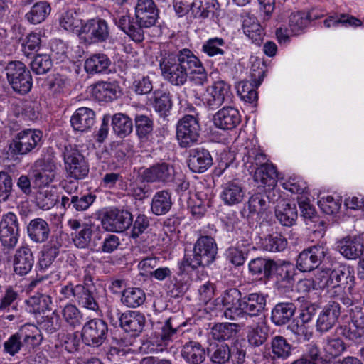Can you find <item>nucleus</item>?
Listing matches in <instances>:
<instances>
[{
	"instance_id": "35",
	"label": "nucleus",
	"mask_w": 364,
	"mask_h": 364,
	"mask_svg": "<svg viewBox=\"0 0 364 364\" xmlns=\"http://www.w3.org/2000/svg\"><path fill=\"white\" fill-rule=\"evenodd\" d=\"M277 171L272 164L257 167L255 171L254 180L262 186H274L277 183Z\"/></svg>"
},
{
	"instance_id": "14",
	"label": "nucleus",
	"mask_w": 364,
	"mask_h": 364,
	"mask_svg": "<svg viewBox=\"0 0 364 364\" xmlns=\"http://www.w3.org/2000/svg\"><path fill=\"white\" fill-rule=\"evenodd\" d=\"M341 315L338 301H329L319 313L316 328L320 333H326L336 326Z\"/></svg>"
},
{
	"instance_id": "39",
	"label": "nucleus",
	"mask_w": 364,
	"mask_h": 364,
	"mask_svg": "<svg viewBox=\"0 0 364 364\" xmlns=\"http://www.w3.org/2000/svg\"><path fill=\"white\" fill-rule=\"evenodd\" d=\"M171 205V194L167 191H160L154 196L151 209L154 214L161 215L167 213Z\"/></svg>"
},
{
	"instance_id": "61",
	"label": "nucleus",
	"mask_w": 364,
	"mask_h": 364,
	"mask_svg": "<svg viewBox=\"0 0 364 364\" xmlns=\"http://www.w3.org/2000/svg\"><path fill=\"white\" fill-rule=\"evenodd\" d=\"M272 349L277 358H286L291 354V347L284 337L277 336L272 341Z\"/></svg>"
},
{
	"instance_id": "52",
	"label": "nucleus",
	"mask_w": 364,
	"mask_h": 364,
	"mask_svg": "<svg viewBox=\"0 0 364 364\" xmlns=\"http://www.w3.org/2000/svg\"><path fill=\"white\" fill-rule=\"evenodd\" d=\"M13 113L16 117H22L29 120L35 121L38 117L37 106L34 102H26L21 105H13Z\"/></svg>"
},
{
	"instance_id": "46",
	"label": "nucleus",
	"mask_w": 364,
	"mask_h": 364,
	"mask_svg": "<svg viewBox=\"0 0 364 364\" xmlns=\"http://www.w3.org/2000/svg\"><path fill=\"white\" fill-rule=\"evenodd\" d=\"M276 262L264 258H256L252 259L249 263V269L252 274L262 275L264 277H269L274 272V267Z\"/></svg>"
},
{
	"instance_id": "47",
	"label": "nucleus",
	"mask_w": 364,
	"mask_h": 364,
	"mask_svg": "<svg viewBox=\"0 0 364 364\" xmlns=\"http://www.w3.org/2000/svg\"><path fill=\"white\" fill-rule=\"evenodd\" d=\"M146 295L140 288L130 287L122 292L121 301L128 307L136 308L144 304Z\"/></svg>"
},
{
	"instance_id": "37",
	"label": "nucleus",
	"mask_w": 364,
	"mask_h": 364,
	"mask_svg": "<svg viewBox=\"0 0 364 364\" xmlns=\"http://www.w3.org/2000/svg\"><path fill=\"white\" fill-rule=\"evenodd\" d=\"M275 215L282 225L288 227L294 224L298 215L296 205L285 202H281L277 205Z\"/></svg>"
},
{
	"instance_id": "2",
	"label": "nucleus",
	"mask_w": 364,
	"mask_h": 364,
	"mask_svg": "<svg viewBox=\"0 0 364 364\" xmlns=\"http://www.w3.org/2000/svg\"><path fill=\"white\" fill-rule=\"evenodd\" d=\"M41 341V331L37 326L26 324L4 343V350L12 356L19 352L26 354L40 345Z\"/></svg>"
},
{
	"instance_id": "64",
	"label": "nucleus",
	"mask_w": 364,
	"mask_h": 364,
	"mask_svg": "<svg viewBox=\"0 0 364 364\" xmlns=\"http://www.w3.org/2000/svg\"><path fill=\"white\" fill-rule=\"evenodd\" d=\"M323 349L330 357L335 358L340 355L346 350V346L341 338L328 337L323 346Z\"/></svg>"
},
{
	"instance_id": "59",
	"label": "nucleus",
	"mask_w": 364,
	"mask_h": 364,
	"mask_svg": "<svg viewBox=\"0 0 364 364\" xmlns=\"http://www.w3.org/2000/svg\"><path fill=\"white\" fill-rule=\"evenodd\" d=\"M264 250L277 252L283 251L287 245V241L284 237L281 235H268L263 242Z\"/></svg>"
},
{
	"instance_id": "18",
	"label": "nucleus",
	"mask_w": 364,
	"mask_h": 364,
	"mask_svg": "<svg viewBox=\"0 0 364 364\" xmlns=\"http://www.w3.org/2000/svg\"><path fill=\"white\" fill-rule=\"evenodd\" d=\"M34 264V256L28 245L18 247L14 256L13 267L14 272L19 276L28 274Z\"/></svg>"
},
{
	"instance_id": "32",
	"label": "nucleus",
	"mask_w": 364,
	"mask_h": 364,
	"mask_svg": "<svg viewBox=\"0 0 364 364\" xmlns=\"http://www.w3.org/2000/svg\"><path fill=\"white\" fill-rule=\"evenodd\" d=\"M205 355L204 348L197 341H188L183 346L181 356L188 364H201Z\"/></svg>"
},
{
	"instance_id": "19",
	"label": "nucleus",
	"mask_w": 364,
	"mask_h": 364,
	"mask_svg": "<svg viewBox=\"0 0 364 364\" xmlns=\"http://www.w3.org/2000/svg\"><path fill=\"white\" fill-rule=\"evenodd\" d=\"M241 122L239 111L232 107H224L218 110L213 117L215 127L221 129H232Z\"/></svg>"
},
{
	"instance_id": "49",
	"label": "nucleus",
	"mask_w": 364,
	"mask_h": 364,
	"mask_svg": "<svg viewBox=\"0 0 364 364\" xmlns=\"http://www.w3.org/2000/svg\"><path fill=\"white\" fill-rule=\"evenodd\" d=\"M154 110L160 116L164 117L170 111L172 107V102L169 93L161 90H156L154 92Z\"/></svg>"
},
{
	"instance_id": "34",
	"label": "nucleus",
	"mask_w": 364,
	"mask_h": 364,
	"mask_svg": "<svg viewBox=\"0 0 364 364\" xmlns=\"http://www.w3.org/2000/svg\"><path fill=\"white\" fill-rule=\"evenodd\" d=\"M296 309L291 302L278 303L272 310L271 320L277 326L284 325L291 319Z\"/></svg>"
},
{
	"instance_id": "63",
	"label": "nucleus",
	"mask_w": 364,
	"mask_h": 364,
	"mask_svg": "<svg viewBox=\"0 0 364 364\" xmlns=\"http://www.w3.org/2000/svg\"><path fill=\"white\" fill-rule=\"evenodd\" d=\"M13 191L11 176L5 171H0V203L9 200Z\"/></svg>"
},
{
	"instance_id": "25",
	"label": "nucleus",
	"mask_w": 364,
	"mask_h": 364,
	"mask_svg": "<svg viewBox=\"0 0 364 364\" xmlns=\"http://www.w3.org/2000/svg\"><path fill=\"white\" fill-rule=\"evenodd\" d=\"M188 167L195 173H203L213 164L210 152L203 148H196L190 151Z\"/></svg>"
},
{
	"instance_id": "20",
	"label": "nucleus",
	"mask_w": 364,
	"mask_h": 364,
	"mask_svg": "<svg viewBox=\"0 0 364 364\" xmlns=\"http://www.w3.org/2000/svg\"><path fill=\"white\" fill-rule=\"evenodd\" d=\"M159 13L153 0H138L135 7V18L145 26L156 23Z\"/></svg>"
},
{
	"instance_id": "16",
	"label": "nucleus",
	"mask_w": 364,
	"mask_h": 364,
	"mask_svg": "<svg viewBox=\"0 0 364 364\" xmlns=\"http://www.w3.org/2000/svg\"><path fill=\"white\" fill-rule=\"evenodd\" d=\"M174 173V168L171 164L163 162L156 164L146 168L141 176L143 180L148 183L161 182L166 183L173 181Z\"/></svg>"
},
{
	"instance_id": "7",
	"label": "nucleus",
	"mask_w": 364,
	"mask_h": 364,
	"mask_svg": "<svg viewBox=\"0 0 364 364\" xmlns=\"http://www.w3.org/2000/svg\"><path fill=\"white\" fill-rule=\"evenodd\" d=\"M108 326L100 318H92L87 321L81 332L83 343L90 347L98 348L107 340Z\"/></svg>"
},
{
	"instance_id": "11",
	"label": "nucleus",
	"mask_w": 364,
	"mask_h": 364,
	"mask_svg": "<svg viewBox=\"0 0 364 364\" xmlns=\"http://www.w3.org/2000/svg\"><path fill=\"white\" fill-rule=\"evenodd\" d=\"M132 222V215L129 211L114 208L104 214L102 225L107 231L122 232L131 226Z\"/></svg>"
},
{
	"instance_id": "6",
	"label": "nucleus",
	"mask_w": 364,
	"mask_h": 364,
	"mask_svg": "<svg viewBox=\"0 0 364 364\" xmlns=\"http://www.w3.org/2000/svg\"><path fill=\"white\" fill-rule=\"evenodd\" d=\"M6 78L14 92L27 94L32 87L33 80L30 71L21 61H11L5 67Z\"/></svg>"
},
{
	"instance_id": "23",
	"label": "nucleus",
	"mask_w": 364,
	"mask_h": 364,
	"mask_svg": "<svg viewBox=\"0 0 364 364\" xmlns=\"http://www.w3.org/2000/svg\"><path fill=\"white\" fill-rule=\"evenodd\" d=\"M68 224L75 231L71 233L72 240L75 245L78 248H85L91 241L92 228L87 223H81L76 219H70Z\"/></svg>"
},
{
	"instance_id": "50",
	"label": "nucleus",
	"mask_w": 364,
	"mask_h": 364,
	"mask_svg": "<svg viewBox=\"0 0 364 364\" xmlns=\"http://www.w3.org/2000/svg\"><path fill=\"white\" fill-rule=\"evenodd\" d=\"M268 328L264 324L252 326L247 331V341L252 347L262 346L267 339Z\"/></svg>"
},
{
	"instance_id": "36",
	"label": "nucleus",
	"mask_w": 364,
	"mask_h": 364,
	"mask_svg": "<svg viewBox=\"0 0 364 364\" xmlns=\"http://www.w3.org/2000/svg\"><path fill=\"white\" fill-rule=\"evenodd\" d=\"M218 6L217 0H193L190 4V12L194 18L204 19L213 14Z\"/></svg>"
},
{
	"instance_id": "62",
	"label": "nucleus",
	"mask_w": 364,
	"mask_h": 364,
	"mask_svg": "<svg viewBox=\"0 0 364 364\" xmlns=\"http://www.w3.org/2000/svg\"><path fill=\"white\" fill-rule=\"evenodd\" d=\"M135 127L139 137L146 136L152 132L154 127L153 120L146 115L137 114L135 117Z\"/></svg>"
},
{
	"instance_id": "8",
	"label": "nucleus",
	"mask_w": 364,
	"mask_h": 364,
	"mask_svg": "<svg viewBox=\"0 0 364 364\" xmlns=\"http://www.w3.org/2000/svg\"><path fill=\"white\" fill-rule=\"evenodd\" d=\"M200 127L197 117L187 114L177 124L176 136L181 147H188L196 143L200 136Z\"/></svg>"
},
{
	"instance_id": "1",
	"label": "nucleus",
	"mask_w": 364,
	"mask_h": 364,
	"mask_svg": "<svg viewBox=\"0 0 364 364\" xmlns=\"http://www.w3.org/2000/svg\"><path fill=\"white\" fill-rule=\"evenodd\" d=\"M158 61L161 76L172 85H185L188 75L198 85H203L208 80L202 63L189 49H182L178 53L161 51Z\"/></svg>"
},
{
	"instance_id": "4",
	"label": "nucleus",
	"mask_w": 364,
	"mask_h": 364,
	"mask_svg": "<svg viewBox=\"0 0 364 364\" xmlns=\"http://www.w3.org/2000/svg\"><path fill=\"white\" fill-rule=\"evenodd\" d=\"M43 145V132L27 128L17 132L11 138L9 151L13 156H24L38 151Z\"/></svg>"
},
{
	"instance_id": "45",
	"label": "nucleus",
	"mask_w": 364,
	"mask_h": 364,
	"mask_svg": "<svg viewBox=\"0 0 364 364\" xmlns=\"http://www.w3.org/2000/svg\"><path fill=\"white\" fill-rule=\"evenodd\" d=\"M238 331V325L232 323H217L211 328V336L214 340L223 341L235 336Z\"/></svg>"
},
{
	"instance_id": "48",
	"label": "nucleus",
	"mask_w": 364,
	"mask_h": 364,
	"mask_svg": "<svg viewBox=\"0 0 364 364\" xmlns=\"http://www.w3.org/2000/svg\"><path fill=\"white\" fill-rule=\"evenodd\" d=\"M60 245L57 241L50 240L48 244L43 246L42 255L39 259V266L41 269H48L53 264L59 254Z\"/></svg>"
},
{
	"instance_id": "21",
	"label": "nucleus",
	"mask_w": 364,
	"mask_h": 364,
	"mask_svg": "<svg viewBox=\"0 0 364 364\" xmlns=\"http://www.w3.org/2000/svg\"><path fill=\"white\" fill-rule=\"evenodd\" d=\"M266 303V296L262 293H252L243 296L240 318L259 316L264 310Z\"/></svg>"
},
{
	"instance_id": "58",
	"label": "nucleus",
	"mask_w": 364,
	"mask_h": 364,
	"mask_svg": "<svg viewBox=\"0 0 364 364\" xmlns=\"http://www.w3.org/2000/svg\"><path fill=\"white\" fill-rule=\"evenodd\" d=\"M57 201V196L50 191L41 190L37 192L35 203L36 205L44 210L53 208Z\"/></svg>"
},
{
	"instance_id": "55",
	"label": "nucleus",
	"mask_w": 364,
	"mask_h": 364,
	"mask_svg": "<svg viewBox=\"0 0 364 364\" xmlns=\"http://www.w3.org/2000/svg\"><path fill=\"white\" fill-rule=\"evenodd\" d=\"M309 22L308 14L304 12H297L289 16V28L294 35H299L304 31Z\"/></svg>"
},
{
	"instance_id": "51",
	"label": "nucleus",
	"mask_w": 364,
	"mask_h": 364,
	"mask_svg": "<svg viewBox=\"0 0 364 364\" xmlns=\"http://www.w3.org/2000/svg\"><path fill=\"white\" fill-rule=\"evenodd\" d=\"M50 12V5L46 1H40L32 6L26 16L29 22L38 24L43 21Z\"/></svg>"
},
{
	"instance_id": "30",
	"label": "nucleus",
	"mask_w": 364,
	"mask_h": 364,
	"mask_svg": "<svg viewBox=\"0 0 364 364\" xmlns=\"http://www.w3.org/2000/svg\"><path fill=\"white\" fill-rule=\"evenodd\" d=\"M242 29L244 33L256 44H259L264 35V30L257 18L250 14L242 16Z\"/></svg>"
},
{
	"instance_id": "3",
	"label": "nucleus",
	"mask_w": 364,
	"mask_h": 364,
	"mask_svg": "<svg viewBox=\"0 0 364 364\" xmlns=\"http://www.w3.org/2000/svg\"><path fill=\"white\" fill-rule=\"evenodd\" d=\"M217 250V245L213 237L202 236L194 245L193 257L186 255L181 263V268L186 270L188 267L195 269L200 266H209L215 260Z\"/></svg>"
},
{
	"instance_id": "57",
	"label": "nucleus",
	"mask_w": 364,
	"mask_h": 364,
	"mask_svg": "<svg viewBox=\"0 0 364 364\" xmlns=\"http://www.w3.org/2000/svg\"><path fill=\"white\" fill-rule=\"evenodd\" d=\"M248 208L250 213L262 215L268 208L267 197L260 193L252 196L248 201Z\"/></svg>"
},
{
	"instance_id": "29",
	"label": "nucleus",
	"mask_w": 364,
	"mask_h": 364,
	"mask_svg": "<svg viewBox=\"0 0 364 364\" xmlns=\"http://www.w3.org/2000/svg\"><path fill=\"white\" fill-rule=\"evenodd\" d=\"M328 280L325 284L330 287H336L343 284L353 283L355 279L349 266L339 265L333 269H328Z\"/></svg>"
},
{
	"instance_id": "26",
	"label": "nucleus",
	"mask_w": 364,
	"mask_h": 364,
	"mask_svg": "<svg viewBox=\"0 0 364 364\" xmlns=\"http://www.w3.org/2000/svg\"><path fill=\"white\" fill-rule=\"evenodd\" d=\"M83 33L87 35L92 41H105L109 37L108 25L103 19L89 20L84 24Z\"/></svg>"
},
{
	"instance_id": "12",
	"label": "nucleus",
	"mask_w": 364,
	"mask_h": 364,
	"mask_svg": "<svg viewBox=\"0 0 364 364\" xmlns=\"http://www.w3.org/2000/svg\"><path fill=\"white\" fill-rule=\"evenodd\" d=\"M327 249L323 245H314L303 250L299 255L296 268L303 272L316 269L326 257Z\"/></svg>"
},
{
	"instance_id": "44",
	"label": "nucleus",
	"mask_w": 364,
	"mask_h": 364,
	"mask_svg": "<svg viewBox=\"0 0 364 364\" xmlns=\"http://www.w3.org/2000/svg\"><path fill=\"white\" fill-rule=\"evenodd\" d=\"M112 125L114 133L119 137L129 135L133 130L132 119L122 113H117L112 116Z\"/></svg>"
},
{
	"instance_id": "22",
	"label": "nucleus",
	"mask_w": 364,
	"mask_h": 364,
	"mask_svg": "<svg viewBox=\"0 0 364 364\" xmlns=\"http://www.w3.org/2000/svg\"><path fill=\"white\" fill-rule=\"evenodd\" d=\"M26 232L29 239L37 244L46 242L50 235V228L48 222L36 218L30 220L26 227Z\"/></svg>"
},
{
	"instance_id": "56",
	"label": "nucleus",
	"mask_w": 364,
	"mask_h": 364,
	"mask_svg": "<svg viewBox=\"0 0 364 364\" xmlns=\"http://www.w3.org/2000/svg\"><path fill=\"white\" fill-rule=\"evenodd\" d=\"M341 25L343 26H358L361 25L360 20L348 14L331 16L325 19L324 26L326 28L335 27Z\"/></svg>"
},
{
	"instance_id": "28",
	"label": "nucleus",
	"mask_w": 364,
	"mask_h": 364,
	"mask_svg": "<svg viewBox=\"0 0 364 364\" xmlns=\"http://www.w3.org/2000/svg\"><path fill=\"white\" fill-rule=\"evenodd\" d=\"M245 191L237 180L228 181L222 186L220 198L228 205L239 204L243 200Z\"/></svg>"
},
{
	"instance_id": "5",
	"label": "nucleus",
	"mask_w": 364,
	"mask_h": 364,
	"mask_svg": "<svg viewBox=\"0 0 364 364\" xmlns=\"http://www.w3.org/2000/svg\"><path fill=\"white\" fill-rule=\"evenodd\" d=\"M60 293L65 299L77 303L82 308L97 312L100 309L97 301L96 288L93 284L85 285L74 284L69 282L62 286Z\"/></svg>"
},
{
	"instance_id": "27",
	"label": "nucleus",
	"mask_w": 364,
	"mask_h": 364,
	"mask_svg": "<svg viewBox=\"0 0 364 364\" xmlns=\"http://www.w3.org/2000/svg\"><path fill=\"white\" fill-rule=\"evenodd\" d=\"M70 123L74 130L87 132L95 123V113L90 108L80 107L72 115Z\"/></svg>"
},
{
	"instance_id": "60",
	"label": "nucleus",
	"mask_w": 364,
	"mask_h": 364,
	"mask_svg": "<svg viewBox=\"0 0 364 364\" xmlns=\"http://www.w3.org/2000/svg\"><path fill=\"white\" fill-rule=\"evenodd\" d=\"M39 330L42 329L48 333L55 332L60 327V319L59 315L53 311L50 315L42 316L41 319L38 321Z\"/></svg>"
},
{
	"instance_id": "40",
	"label": "nucleus",
	"mask_w": 364,
	"mask_h": 364,
	"mask_svg": "<svg viewBox=\"0 0 364 364\" xmlns=\"http://www.w3.org/2000/svg\"><path fill=\"white\" fill-rule=\"evenodd\" d=\"M111 64L107 55L97 53L91 55L85 62V70L87 73H100L106 71Z\"/></svg>"
},
{
	"instance_id": "41",
	"label": "nucleus",
	"mask_w": 364,
	"mask_h": 364,
	"mask_svg": "<svg viewBox=\"0 0 364 364\" xmlns=\"http://www.w3.org/2000/svg\"><path fill=\"white\" fill-rule=\"evenodd\" d=\"M210 360L215 364H225L231 357V348L226 343L210 344L208 348Z\"/></svg>"
},
{
	"instance_id": "15",
	"label": "nucleus",
	"mask_w": 364,
	"mask_h": 364,
	"mask_svg": "<svg viewBox=\"0 0 364 364\" xmlns=\"http://www.w3.org/2000/svg\"><path fill=\"white\" fill-rule=\"evenodd\" d=\"M243 297L242 293L236 288H231L224 291L222 296L223 305L226 308L225 316L230 320L240 318Z\"/></svg>"
},
{
	"instance_id": "54",
	"label": "nucleus",
	"mask_w": 364,
	"mask_h": 364,
	"mask_svg": "<svg viewBox=\"0 0 364 364\" xmlns=\"http://www.w3.org/2000/svg\"><path fill=\"white\" fill-rule=\"evenodd\" d=\"M30 66L36 75H43L53 67V60L48 54H37L30 63Z\"/></svg>"
},
{
	"instance_id": "53",
	"label": "nucleus",
	"mask_w": 364,
	"mask_h": 364,
	"mask_svg": "<svg viewBox=\"0 0 364 364\" xmlns=\"http://www.w3.org/2000/svg\"><path fill=\"white\" fill-rule=\"evenodd\" d=\"M61 314L64 321L73 328L80 326L83 321L80 311L75 304H66L62 309Z\"/></svg>"
},
{
	"instance_id": "10",
	"label": "nucleus",
	"mask_w": 364,
	"mask_h": 364,
	"mask_svg": "<svg viewBox=\"0 0 364 364\" xmlns=\"http://www.w3.org/2000/svg\"><path fill=\"white\" fill-rule=\"evenodd\" d=\"M230 86L223 80L215 82L201 95V102L210 109H216L224 102L230 101Z\"/></svg>"
},
{
	"instance_id": "9",
	"label": "nucleus",
	"mask_w": 364,
	"mask_h": 364,
	"mask_svg": "<svg viewBox=\"0 0 364 364\" xmlns=\"http://www.w3.org/2000/svg\"><path fill=\"white\" fill-rule=\"evenodd\" d=\"M67 172L76 180L85 178L89 173V166L83 155L75 147L65 146L63 152Z\"/></svg>"
},
{
	"instance_id": "31",
	"label": "nucleus",
	"mask_w": 364,
	"mask_h": 364,
	"mask_svg": "<svg viewBox=\"0 0 364 364\" xmlns=\"http://www.w3.org/2000/svg\"><path fill=\"white\" fill-rule=\"evenodd\" d=\"M179 326L180 325L175 322L174 318L171 317L165 321L154 341L159 348L157 349L158 351H163L164 348L169 344Z\"/></svg>"
},
{
	"instance_id": "38",
	"label": "nucleus",
	"mask_w": 364,
	"mask_h": 364,
	"mask_svg": "<svg viewBox=\"0 0 364 364\" xmlns=\"http://www.w3.org/2000/svg\"><path fill=\"white\" fill-rule=\"evenodd\" d=\"M118 87L114 83L100 82L92 88V95L96 100L102 102H109L117 98Z\"/></svg>"
},
{
	"instance_id": "17",
	"label": "nucleus",
	"mask_w": 364,
	"mask_h": 364,
	"mask_svg": "<svg viewBox=\"0 0 364 364\" xmlns=\"http://www.w3.org/2000/svg\"><path fill=\"white\" fill-rule=\"evenodd\" d=\"M336 250L348 259H356L363 253L364 246L360 235H348L336 242Z\"/></svg>"
},
{
	"instance_id": "33",
	"label": "nucleus",
	"mask_w": 364,
	"mask_h": 364,
	"mask_svg": "<svg viewBox=\"0 0 364 364\" xmlns=\"http://www.w3.org/2000/svg\"><path fill=\"white\" fill-rule=\"evenodd\" d=\"M145 316L137 311H127L122 318L121 326L125 331L133 335L140 333L145 324Z\"/></svg>"
},
{
	"instance_id": "24",
	"label": "nucleus",
	"mask_w": 364,
	"mask_h": 364,
	"mask_svg": "<svg viewBox=\"0 0 364 364\" xmlns=\"http://www.w3.org/2000/svg\"><path fill=\"white\" fill-rule=\"evenodd\" d=\"M253 82L243 81L240 82L237 87V92L240 98L246 102L253 103L257 101L258 96L256 88L260 85L264 78V71H258L257 73L253 70L252 73Z\"/></svg>"
},
{
	"instance_id": "43",
	"label": "nucleus",
	"mask_w": 364,
	"mask_h": 364,
	"mask_svg": "<svg viewBox=\"0 0 364 364\" xmlns=\"http://www.w3.org/2000/svg\"><path fill=\"white\" fill-rule=\"evenodd\" d=\"M26 310L33 314H40L50 309L52 298L49 295L38 294L26 301Z\"/></svg>"
},
{
	"instance_id": "13",
	"label": "nucleus",
	"mask_w": 364,
	"mask_h": 364,
	"mask_svg": "<svg viewBox=\"0 0 364 364\" xmlns=\"http://www.w3.org/2000/svg\"><path fill=\"white\" fill-rule=\"evenodd\" d=\"M276 274V284L279 291L286 293L292 289L296 274L295 266L287 261L276 262L274 267Z\"/></svg>"
},
{
	"instance_id": "42",
	"label": "nucleus",
	"mask_w": 364,
	"mask_h": 364,
	"mask_svg": "<svg viewBox=\"0 0 364 364\" xmlns=\"http://www.w3.org/2000/svg\"><path fill=\"white\" fill-rule=\"evenodd\" d=\"M60 24L65 30L80 35L82 34L85 23L75 11L70 10L62 16Z\"/></svg>"
}]
</instances>
